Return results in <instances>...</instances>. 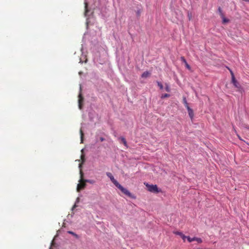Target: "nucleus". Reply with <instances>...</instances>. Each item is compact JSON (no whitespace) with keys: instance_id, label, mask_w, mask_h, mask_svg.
Masks as SVG:
<instances>
[{"instance_id":"obj_1","label":"nucleus","mask_w":249,"mask_h":249,"mask_svg":"<svg viewBox=\"0 0 249 249\" xmlns=\"http://www.w3.org/2000/svg\"><path fill=\"white\" fill-rule=\"evenodd\" d=\"M145 185L147 188L148 191L151 193L158 194L161 192V190L159 188L157 185L149 184L147 183Z\"/></svg>"},{"instance_id":"obj_2","label":"nucleus","mask_w":249,"mask_h":249,"mask_svg":"<svg viewBox=\"0 0 249 249\" xmlns=\"http://www.w3.org/2000/svg\"><path fill=\"white\" fill-rule=\"evenodd\" d=\"M116 187L119 189L123 194L125 195L128 197L131 198H136L134 195L132 194L127 189L124 188L120 183L116 186Z\"/></svg>"},{"instance_id":"obj_3","label":"nucleus","mask_w":249,"mask_h":249,"mask_svg":"<svg viewBox=\"0 0 249 249\" xmlns=\"http://www.w3.org/2000/svg\"><path fill=\"white\" fill-rule=\"evenodd\" d=\"M80 175L81 179L79 181L80 183L78 184L77 186V191L78 192H79L81 190L84 189L86 186V182H84L85 179H82L83 174L81 170L80 171Z\"/></svg>"},{"instance_id":"obj_4","label":"nucleus","mask_w":249,"mask_h":249,"mask_svg":"<svg viewBox=\"0 0 249 249\" xmlns=\"http://www.w3.org/2000/svg\"><path fill=\"white\" fill-rule=\"evenodd\" d=\"M231 83L233 84L234 86L237 89L238 91L242 92L243 88L240 83L236 80L235 77L232 78Z\"/></svg>"},{"instance_id":"obj_5","label":"nucleus","mask_w":249,"mask_h":249,"mask_svg":"<svg viewBox=\"0 0 249 249\" xmlns=\"http://www.w3.org/2000/svg\"><path fill=\"white\" fill-rule=\"evenodd\" d=\"M106 175L107 177L110 178L111 182L115 185L116 187L119 184V183L114 178V177L111 173L107 172Z\"/></svg>"},{"instance_id":"obj_6","label":"nucleus","mask_w":249,"mask_h":249,"mask_svg":"<svg viewBox=\"0 0 249 249\" xmlns=\"http://www.w3.org/2000/svg\"><path fill=\"white\" fill-rule=\"evenodd\" d=\"M187 240L189 242H192L194 241H197L198 243H201L202 242V240L200 238H198L196 237H194L193 238H191L190 236L187 237Z\"/></svg>"},{"instance_id":"obj_7","label":"nucleus","mask_w":249,"mask_h":249,"mask_svg":"<svg viewBox=\"0 0 249 249\" xmlns=\"http://www.w3.org/2000/svg\"><path fill=\"white\" fill-rule=\"evenodd\" d=\"M78 97H79V99H78L79 108L80 109H82V103L84 101V98L82 97V95L81 94H79Z\"/></svg>"},{"instance_id":"obj_8","label":"nucleus","mask_w":249,"mask_h":249,"mask_svg":"<svg viewBox=\"0 0 249 249\" xmlns=\"http://www.w3.org/2000/svg\"><path fill=\"white\" fill-rule=\"evenodd\" d=\"M180 59H181V61L185 64V67H186V68L188 69V70H190L191 67L187 62V61H186V59L185 58V57L184 56H181L180 57Z\"/></svg>"},{"instance_id":"obj_9","label":"nucleus","mask_w":249,"mask_h":249,"mask_svg":"<svg viewBox=\"0 0 249 249\" xmlns=\"http://www.w3.org/2000/svg\"><path fill=\"white\" fill-rule=\"evenodd\" d=\"M187 109L188 110V114L191 120L193 119L194 117V111L190 107H187Z\"/></svg>"},{"instance_id":"obj_10","label":"nucleus","mask_w":249,"mask_h":249,"mask_svg":"<svg viewBox=\"0 0 249 249\" xmlns=\"http://www.w3.org/2000/svg\"><path fill=\"white\" fill-rule=\"evenodd\" d=\"M174 233L177 235H179L181 237V238L184 240V241H185L186 238L187 239L188 236H186L185 235H184L181 232L176 231L174 232Z\"/></svg>"},{"instance_id":"obj_11","label":"nucleus","mask_w":249,"mask_h":249,"mask_svg":"<svg viewBox=\"0 0 249 249\" xmlns=\"http://www.w3.org/2000/svg\"><path fill=\"white\" fill-rule=\"evenodd\" d=\"M85 16L86 17H88L89 15V10L88 9V3L87 2H85Z\"/></svg>"},{"instance_id":"obj_12","label":"nucleus","mask_w":249,"mask_h":249,"mask_svg":"<svg viewBox=\"0 0 249 249\" xmlns=\"http://www.w3.org/2000/svg\"><path fill=\"white\" fill-rule=\"evenodd\" d=\"M93 24V23H91L90 21V18L89 17L87 18L86 20L87 28H88L89 25H92Z\"/></svg>"},{"instance_id":"obj_13","label":"nucleus","mask_w":249,"mask_h":249,"mask_svg":"<svg viewBox=\"0 0 249 249\" xmlns=\"http://www.w3.org/2000/svg\"><path fill=\"white\" fill-rule=\"evenodd\" d=\"M183 103L186 108H187V107H189L185 97H183Z\"/></svg>"},{"instance_id":"obj_14","label":"nucleus","mask_w":249,"mask_h":249,"mask_svg":"<svg viewBox=\"0 0 249 249\" xmlns=\"http://www.w3.org/2000/svg\"><path fill=\"white\" fill-rule=\"evenodd\" d=\"M221 18L222 19V23H228L230 21V20L225 17V16L224 15L223 17H221Z\"/></svg>"},{"instance_id":"obj_15","label":"nucleus","mask_w":249,"mask_h":249,"mask_svg":"<svg viewBox=\"0 0 249 249\" xmlns=\"http://www.w3.org/2000/svg\"><path fill=\"white\" fill-rule=\"evenodd\" d=\"M120 139L121 140L122 142H123L124 143V144L126 146H127V142L126 141L124 137H121L120 138Z\"/></svg>"},{"instance_id":"obj_16","label":"nucleus","mask_w":249,"mask_h":249,"mask_svg":"<svg viewBox=\"0 0 249 249\" xmlns=\"http://www.w3.org/2000/svg\"><path fill=\"white\" fill-rule=\"evenodd\" d=\"M149 75V72L147 71H144L142 74V78H146L148 77V76Z\"/></svg>"},{"instance_id":"obj_17","label":"nucleus","mask_w":249,"mask_h":249,"mask_svg":"<svg viewBox=\"0 0 249 249\" xmlns=\"http://www.w3.org/2000/svg\"><path fill=\"white\" fill-rule=\"evenodd\" d=\"M79 200H80V198L79 197H77L76 200L75 204L73 206V207L71 208V210H73L74 209H75L76 207H77V206L76 205V203H78L79 202Z\"/></svg>"},{"instance_id":"obj_18","label":"nucleus","mask_w":249,"mask_h":249,"mask_svg":"<svg viewBox=\"0 0 249 249\" xmlns=\"http://www.w3.org/2000/svg\"><path fill=\"white\" fill-rule=\"evenodd\" d=\"M84 182H88L90 184H94L95 182V180L92 179H84Z\"/></svg>"},{"instance_id":"obj_19","label":"nucleus","mask_w":249,"mask_h":249,"mask_svg":"<svg viewBox=\"0 0 249 249\" xmlns=\"http://www.w3.org/2000/svg\"><path fill=\"white\" fill-rule=\"evenodd\" d=\"M218 12L220 17H223L224 14H223L222 10V9L220 7H218Z\"/></svg>"},{"instance_id":"obj_20","label":"nucleus","mask_w":249,"mask_h":249,"mask_svg":"<svg viewBox=\"0 0 249 249\" xmlns=\"http://www.w3.org/2000/svg\"><path fill=\"white\" fill-rule=\"evenodd\" d=\"M68 233L72 235L73 236H74L75 238H79V236L76 234L75 233H74V232L72 231H68Z\"/></svg>"},{"instance_id":"obj_21","label":"nucleus","mask_w":249,"mask_h":249,"mask_svg":"<svg viewBox=\"0 0 249 249\" xmlns=\"http://www.w3.org/2000/svg\"><path fill=\"white\" fill-rule=\"evenodd\" d=\"M170 96V95L169 94H168V93L162 94L161 96V98L163 99V98L169 97Z\"/></svg>"},{"instance_id":"obj_22","label":"nucleus","mask_w":249,"mask_h":249,"mask_svg":"<svg viewBox=\"0 0 249 249\" xmlns=\"http://www.w3.org/2000/svg\"><path fill=\"white\" fill-rule=\"evenodd\" d=\"M136 15H137V17H139L141 15V12H142V10L141 9H137V10L136 11Z\"/></svg>"},{"instance_id":"obj_23","label":"nucleus","mask_w":249,"mask_h":249,"mask_svg":"<svg viewBox=\"0 0 249 249\" xmlns=\"http://www.w3.org/2000/svg\"><path fill=\"white\" fill-rule=\"evenodd\" d=\"M165 89L167 92H170L171 90L169 86L168 85H167V84H165Z\"/></svg>"},{"instance_id":"obj_24","label":"nucleus","mask_w":249,"mask_h":249,"mask_svg":"<svg viewBox=\"0 0 249 249\" xmlns=\"http://www.w3.org/2000/svg\"><path fill=\"white\" fill-rule=\"evenodd\" d=\"M80 135H81V142H83V137H84V133L82 131V129H80Z\"/></svg>"},{"instance_id":"obj_25","label":"nucleus","mask_w":249,"mask_h":249,"mask_svg":"<svg viewBox=\"0 0 249 249\" xmlns=\"http://www.w3.org/2000/svg\"><path fill=\"white\" fill-rule=\"evenodd\" d=\"M157 84H158V86L160 87V89H163V86L162 84L159 81H157Z\"/></svg>"},{"instance_id":"obj_26","label":"nucleus","mask_w":249,"mask_h":249,"mask_svg":"<svg viewBox=\"0 0 249 249\" xmlns=\"http://www.w3.org/2000/svg\"><path fill=\"white\" fill-rule=\"evenodd\" d=\"M230 72H231V79L233 78V77H235L234 73L232 72V71H231V70H230Z\"/></svg>"},{"instance_id":"obj_27","label":"nucleus","mask_w":249,"mask_h":249,"mask_svg":"<svg viewBox=\"0 0 249 249\" xmlns=\"http://www.w3.org/2000/svg\"><path fill=\"white\" fill-rule=\"evenodd\" d=\"M230 72H231V79L233 78V77H235L234 73L232 72V71H231V70H230Z\"/></svg>"},{"instance_id":"obj_28","label":"nucleus","mask_w":249,"mask_h":249,"mask_svg":"<svg viewBox=\"0 0 249 249\" xmlns=\"http://www.w3.org/2000/svg\"><path fill=\"white\" fill-rule=\"evenodd\" d=\"M230 72H231V79L233 78V77H235L234 73L232 72V71H231V70H230Z\"/></svg>"},{"instance_id":"obj_29","label":"nucleus","mask_w":249,"mask_h":249,"mask_svg":"<svg viewBox=\"0 0 249 249\" xmlns=\"http://www.w3.org/2000/svg\"><path fill=\"white\" fill-rule=\"evenodd\" d=\"M188 17L189 18V19L190 20L192 18V14L190 13H188Z\"/></svg>"},{"instance_id":"obj_30","label":"nucleus","mask_w":249,"mask_h":249,"mask_svg":"<svg viewBox=\"0 0 249 249\" xmlns=\"http://www.w3.org/2000/svg\"><path fill=\"white\" fill-rule=\"evenodd\" d=\"M105 138H104L103 137H100V140L101 142H103L105 141Z\"/></svg>"},{"instance_id":"obj_31","label":"nucleus","mask_w":249,"mask_h":249,"mask_svg":"<svg viewBox=\"0 0 249 249\" xmlns=\"http://www.w3.org/2000/svg\"><path fill=\"white\" fill-rule=\"evenodd\" d=\"M84 155H82V156H81V159H83V158H84ZM85 160L84 159V160Z\"/></svg>"},{"instance_id":"obj_32","label":"nucleus","mask_w":249,"mask_h":249,"mask_svg":"<svg viewBox=\"0 0 249 249\" xmlns=\"http://www.w3.org/2000/svg\"><path fill=\"white\" fill-rule=\"evenodd\" d=\"M84 151V149H82L81 152H83Z\"/></svg>"}]
</instances>
